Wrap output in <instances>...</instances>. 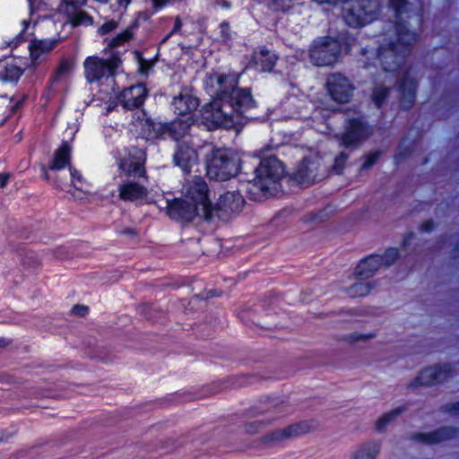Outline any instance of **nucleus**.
Returning <instances> with one entry per match:
<instances>
[{
  "instance_id": "obj_1",
  "label": "nucleus",
  "mask_w": 459,
  "mask_h": 459,
  "mask_svg": "<svg viewBox=\"0 0 459 459\" xmlns=\"http://www.w3.org/2000/svg\"><path fill=\"white\" fill-rule=\"evenodd\" d=\"M396 20L390 25L393 30H388L389 41L380 47L378 58L383 69L394 74V82L401 92V106L409 108L415 100L416 82L409 75L406 65V56L417 40V35L409 30L405 24L404 15L415 12L411 3L406 0H390Z\"/></svg>"
},
{
  "instance_id": "obj_2",
  "label": "nucleus",
  "mask_w": 459,
  "mask_h": 459,
  "mask_svg": "<svg viewBox=\"0 0 459 459\" xmlns=\"http://www.w3.org/2000/svg\"><path fill=\"white\" fill-rule=\"evenodd\" d=\"M245 205V200L239 188L229 191L220 198L218 209H214L207 195V185L198 177H195L184 186V198L175 199L168 204V214L175 220L186 221L195 217L211 220L214 212H239Z\"/></svg>"
},
{
  "instance_id": "obj_3",
  "label": "nucleus",
  "mask_w": 459,
  "mask_h": 459,
  "mask_svg": "<svg viewBox=\"0 0 459 459\" xmlns=\"http://www.w3.org/2000/svg\"><path fill=\"white\" fill-rule=\"evenodd\" d=\"M254 101L249 91L233 88L222 90L219 96L205 105L202 116L207 126L232 128L241 124Z\"/></svg>"
},
{
  "instance_id": "obj_4",
  "label": "nucleus",
  "mask_w": 459,
  "mask_h": 459,
  "mask_svg": "<svg viewBox=\"0 0 459 459\" xmlns=\"http://www.w3.org/2000/svg\"><path fill=\"white\" fill-rule=\"evenodd\" d=\"M287 176L283 163L276 157L263 159L255 170V178L242 184V189L255 201L276 195Z\"/></svg>"
},
{
  "instance_id": "obj_5",
  "label": "nucleus",
  "mask_w": 459,
  "mask_h": 459,
  "mask_svg": "<svg viewBox=\"0 0 459 459\" xmlns=\"http://www.w3.org/2000/svg\"><path fill=\"white\" fill-rule=\"evenodd\" d=\"M240 156L230 149H218L207 161V176L216 181H225L237 176L240 170Z\"/></svg>"
},
{
  "instance_id": "obj_6",
  "label": "nucleus",
  "mask_w": 459,
  "mask_h": 459,
  "mask_svg": "<svg viewBox=\"0 0 459 459\" xmlns=\"http://www.w3.org/2000/svg\"><path fill=\"white\" fill-rule=\"evenodd\" d=\"M380 11L379 0H343L342 17L351 27H362L374 21Z\"/></svg>"
},
{
  "instance_id": "obj_7",
  "label": "nucleus",
  "mask_w": 459,
  "mask_h": 459,
  "mask_svg": "<svg viewBox=\"0 0 459 459\" xmlns=\"http://www.w3.org/2000/svg\"><path fill=\"white\" fill-rule=\"evenodd\" d=\"M316 429L317 423L316 420H299L284 428L276 429L264 434L261 437L260 440L264 445L280 444L289 439L313 433Z\"/></svg>"
},
{
  "instance_id": "obj_8",
  "label": "nucleus",
  "mask_w": 459,
  "mask_h": 459,
  "mask_svg": "<svg viewBox=\"0 0 459 459\" xmlns=\"http://www.w3.org/2000/svg\"><path fill=\"white\" fill-rule=\"evenodd\" d=\"M341 55V44L333 38L317 40L310 49V58L317 66H327L336 63Z\"/></svg>"
},
{
  "instance_id": "obj_9",
  "label": "nucleus",
  "mask_w": 459,
  "mask_h": 459,
  "mask_svg": "<svg viewBox=\"0 0 459 459\" xmlns=\"http://www.w3.org/2000/svg\"><path fill=\"white\" fill-rule=\"evenodd\" d=\"M455 370L450 364H436L422 369L409 384L408 388L439 385L452 377Z\"/></svg>"
},
{
  "instance_id": "obj_10",
  "label": "nucleus",
  "mask_w": 459,
  "mask_h": 459,
  "mask_svg": "<svg viewBox=\"0 0 459 459\" xmlns=\"http://www.w3.org/2000/svg\"><path fill=\"white\" fill-rule=\"evenodd\" d=\"M320 160L317 157L303 159L289 175L290 180L301 186H308L322 180L325 175L319 172Z\"/></svg>"
},
{
  "instance_id": "obj_11",
  "label": "nucleus",
  "mask_w": 459,
  "mask_h": 459,
  "mask_svg": "<svg viewBox=\"0 0 459 459\" xmlns=\"http://www.w3.org/2000/svg\"><path fill=\"white\" fill-rule=\"evenodd\" d=\"M373 129L361 118L351 119L345 128V132L336 138L341 140L342 145L350 149L358 148L369 138Z\"/></svg>"
},
{
  "instance_id": "obj_12",
  "label": "nucleus",
  "mask_w": 459,
  "mask_h": 459,
  "mask_svg": "<svg viewBox=\"0 0 459 459\" xmlns=\"http://www.w3.org/2000/svg\"><path fill=\"white\" fill-rule=\"evenodd\" d=\"M459 436V429L446 426L430 432L411 433L409 439L422 445H435Z\"/></svg>"
},
{
  "instance_id": "obj_13",
  "label": "nucleus",
  "mask_w": 459,
  "mask_h": 459,
  "mask_svg": "<svg viewBox=\"0 0 459 459\" xmlns=\"http://www.w3.org/2000/svg\"><path fill=\"white\" fill-rule=\"evenodd\" d=\"M119 64L120 59L117 56H113L108 61L98 57H88L84 62L86 77L90 82L99 80L107 71L113 73Z\"/></svg>"
},
{
  "instance_id": "obj_14",
  "label": "nucleus",
  "mask_w": 459,
  "mask_h": 459,
  "mask_svg": "<svg viewBox=\"0 0 459 459\" xmlns=\"http://www.w3.org/2000/svg\"><path fill=\"white\" fill-rule=\"evenodd\" d=\"M327 87L333 100L338 102H348L354 90L349 80L340 74H333L328 77Z\"/></svg>"
},
{
  "instance_id": "obj_15",
  "label": "nucleus",
  "mask_w": 459,
  "mask_h": 459,
  "mask_svg": "<svg viewBox=\"0 0 459 459\" xmlns=\"http://www.w3.org/2000/svg\"><path fill=\"white\" fill-rule=\"evenodd\" d=\"M192 123V116H188L185 119L178 117L169 124L160 125L157 133L160 135L168 134L173 139L178 140L186 134Z\"/></svg>"
},
{
  "instance_id": "obj_16",
  "label": "nucleus",
  "mask_w": 459,
  "mask_h": 459,
  "mask_svg": "<svg viewBox=\"0 0 459 459\" xmlns=\"http://www.w3.org/2000/svg\"><path fill=\"white\" fill-rule=\"evenodd\" d=\"M147 90L142 84L126 89L120 95L124 108L133 109L140 107L145 99Z\"/></svg>"
},
{
  "instance_id": "obj_17",
  "label": "nucleus",
  "mask_w": 459,
  "mask_h": 459,
  "mask_svg": "<svg viewBox=\"0 0 459 459\" xmlns=\"http://www.w3.org/2000/svg\"><path fill=\"white\" fill-rule=\"evenodd\" d=\"M381 267L380 255H374L361 260L354 270L356 279L368 280Z\"/></svg>"
},
{
  "instance_id": "obj_18",
  "label": "nucleus",
  "mask_w": 459,
  "mask_h": 459,
  "mask_svg": "<svg viewBox=\"0 0 459 459\" xmlns=\"http://www.w3.org/2000/svg\"><path fill=\"white\" fill-rule=\"evenodd\" d=\"M175 162L185 171H190L191 167L195 163L197 155L194 149L182 143L178 146L175 156Z\"/></svg>"
},
{
  "instance_id": "obj_19",
  "label": "nucleus",
  "mask_w": 459,
  "mask_h": 459,
  "mask_svg": "<svg viewBox=\"0 0 459 459\" xmlns=\"http://www.w3.org/2000/svg\"><path fill=\"white\" fill-rule=\"evenodd\" d=\"M173 105L178 116H180L179 118L185 119L188 116H191V112L196 109L199 103L197 99L190 95L179 94L174 99Z\"/></svg>"
},
{
  "instance_id": "obj_20",
  "label": "nucleus",
  "mask_w": 459,
  "mask_h": 459,
  "mask_svg": "<svg viewBox=\"0 0 459 459\" xmlns=\"http://www.w3.org/2000/svg\"><path fill=\"white\" fill-rule=\"evenodd\" d=\"M146 195V188L133 181H128L123 184L119 188V196L125 201H134L136 199L143 198Z\"/></svg>"
},
{
  "instance_id": "obj_21",
  "label": "nucleus",
  "mask_w": 459,
  "mask_h": 459,
  "mask_svg": "<svg viewBox=\"0 0 459 459\" xmlns=\"http://www.w3.org/2000/svg\"><path fill=\"white\" fill-rule=\"evenodd\" d=\"M381 450V443L369 440L360 444L352 455V459H377Z\"/></svg>"
},
{
  "instance_id": "obj_22",
  "label": "nucleus",
  "mask_w": 459,
  "mask_h": 459,
  "mask_svg": "<svg viewBox=\"0 0 459 459\" xmlns=\"http://www.w3.org/2000/svg\"><path fill=\"white\" fill-rule=\"evenodd\" d=\"M407 411L406 406H399L382 414L375 421V429L378 433H384L386 430L388 425L394 423L398 417Z\"/></svg>"
},
{
  "instance_id": "obj_23",
  "label": "nucleus",
  "mask_w": 459,
  "mask_h": 459,
  "mask_svg": "<svg viewBox=\"0 0 459 459\" xmlns=\"http://www.w3.org/2000/svg\"><path fill=\"white\" fill-rule=\"evenodd\" d=\"M372 288L373 284L367 280L356 279V281L347 288V292L353 298L363 297L368 295Z\"/></svg>"
},
{
  "instance_id": "obj_24",
  "label": "nucleus",
  "mask_w": 459,
  "mask_h": 459,
  "mask_svg": "<svg viewBox=\"0 0 459 459\" xmlns=\"http://www.w3.org/2000/svg\"><path fill=\"white\" fill-rule=\"evenodd\" d=\"M391 91V88L383 83H376L372 89L370 100L376 107L380 108L387 99Z\"/></svg>"
},
{
  "instance_id": "obj_25",
  "label": "nucleus",
  "mask_w": 459,
  "mask_h": 459,
  "mask_svg": "<svg viewBox=\"0 0 459 459\" xmlns=\"http://www.w3.org/2000/svg\"><path fill=\"white\" fill-rule=\"evenodd\" d=\"M70 147L65 143L56 152L51 169H62L69 162Z\"/></svg>"
},
{
  "instance_id": "obj_26",
  "label": "nucleus",
  "mask_w": 459,
  "mask_h": 459,
  "mask_svg": "<svg viewBox=\"0 0 459 459\" xmlns=\"http://www.w3.org/2000/svg\"><path fill=\"white\" fill-rule=\"evenodd\" d=\"M253 61L255 64L260 62L264 71H271L275 64L276 56L275 55L271 54L268 50L262 49L258 55H254Z\"/></svg>"
},
{
  "instance_id": "obj_27",
  "label": "nucleus",
  "mask_w": 459,
  "mask_h": 459,
  "mask_svg": "<svg viewBox=\"0 0 459 459\" xmlns=\"http://www.w3.org/2000/svg\"><path fill=\"white\" fill-rule=\"evenodd\" d=\"M142 162L140 160H134L133 158L124 159L120 163V169L128 175L133 173L142 174Z\"/></svg>"
},
{
  "instance_id": "obj_28",
  "label": "nucleus",
  "mask_w": 459,
  "mask_h": 459,
  "mask_svg": "<svg viewBox=\"0 0 459 459\" xmlns=\"http://www.w3.org/2000/svg\"><path fill=\"white\" fill-rule=\"evenodd\" d=\"M377 337V333L374 332L368 333H352L351 334L346 335L343 338V341L348 342L349 344H355L357 342H368L371 340Z\"/></svg>"
},
{
  "instance_id": "obj_29",
  "label": "nucleus",
  "mask_w": 459,
  "mask_h": 459,
  "mask_svg": "<svg viewBox=\"0 0 459 459\" xmlns=\"http://www.w3.org/2000/svg\"><path fill=\"white\" fill-rule=\"evenodd\" d=\"M381 256V266L385 265L386 267L391 266L395 263L396 260L400 257V252L397 248L390 247L385 250V252L380 255Z\"/></svg>"
},
{
  "instance_id": "obj_30",
  "label": "nucleus",
  "mask_w": 459,
  "mask_h": 459,
  "mask_svg": "<svg viewBox=\"0 0 459 459\" xmlns=\"http://www.w3.org/2000/svg\"><path fill=\"white\" fill-rule=\"evenodd\" d=\"M52 46H48L43 41H34L30 47V56L33 61H36L41 53L48 52Z\"/></svg>"
},
{
  "instance_id": "obj_31",
  "label": "nucleus",
  "mask_w": 459,
  "mask_h": 459,
  "mask_svg": "<svg viewBox=\"0 0 459 459\" xmlns=\"http://www.w3.org/2000/svg\"><path fill=\"white\" fill-rule=\"evenodd\" d=\"M22 74V71L14 66H4L3 71H0V78L4 81L17 80Z\"/></svg>"
},
{
  "instance_id": "obj_32",
  "label": "nucleus",
  "mask_w": 459,
  "mask_h": 459,
  "mask_svg": "<svg viewBox=\"0 0 459 459\" xmlns=\"http://www.w3.org/2000/svg\"><path fill=\"white\" fill-rule=\"evenodd\" d=\"M348 153L342 152L334 160L331 170L336 175H341L344 169L346 160L348 159Z\"/></svg>"
},
{
  "instance_id": "obj_33",
  "label": "nucleus",
  "mask_w": 459,
  "mask_h": 459,
  "mask_svg": "<svg viewBox=\"0 0 459 459\" xmlns=\"http://www.w3.org/2000/svg\"><path fill=\"white\" fill-rule=\"evenodd\" d=\"M381 155L382 152L380 151L369 152L368 155L365 156V160L361 166V169H369L373 165L377 163Z\"/></svg>"
},
{
  "instance_id": "obj_34",
  "label": "nucleus",
  "mask_w": 459,
  "mask_h": 459,
  "mask_svg": "<svg viewBox=\"0 0 459 459\" xmlns=\"http://www.w3.org/2000/svg\"><path fill=\"white\" fill-rule=\"evenodd\" d=\"M72 64L68 61L65 60L61 63L57 71L56 72L53 80L56 81L60 76H64L68 74L72 70Z\"/></svg>"
},
{
  "instance_id": "obj_35",
  "label": "nucleus",
  "mask_w": 459,
  "mask_h": 459,
  "mask_svg": "<svg viewBox=\"0 0 459 459\" xmlns=\"http://www.w3.org/2000/svg\"><path fill=\"white\" fill-rule=\"evenodd\" d=\"M287 409V403L283 400H276L271 403L267 411L282 412Z\"/></svg>"
},
{
  "instance_id": "obj_36",
  "label": "nucleus",
  "mask_w": 459,
  "mask_h": 459,
  "mask_svg": "<svg viewBox=\"0 0 459 459\" xmlns=\"http://www.w3.org/2000/svg\"><path fill=\"white\" fill-rule=\"evenodd\" d=\"M264 426L263 421H252L245 425V429L248 434H255Z\"/></svg>"
},
{
  "instance_id": "obj_37",
  "label": "nucleus",
  "mask_w": 459,
  "mask_h": 459,
  "mask_svg": "<svg viewBox=\"0 0 459 459\" xmlns=\"http://www.w3.org/2000/svg\"><path fill=\"white\" fill-rule=\"evenodd\" d=\"M132 34L129 30L125 31L124 33L119 34L117 36L112 42L110 43V47L114 48L117 45L121 44L122 42H125L131 38Z\"/></svg>"
},
{
  "instance_id": "obj_38",
  "label": "nucleus",
  "mask_w": 459,
  "mask_h": 459,
  "mask_svg": "<svg viewBox=\"0 0 459 459\" xmlns=\"http://www.w3.org/2000/svg\"><path fill=\"white\" fill-rule=\"evenodd\" d=\"M90 19V17L87 15L86 13L80 11L74 13V15L72 17V22L74 26L80 25L84 22V21Z\"/></svg>"
},
{
  "instance_id": "obj_39",
  "label": "nucleus",
  "mask_w": 459,
  "mask_h": 459,
  "mask_svg": "<svg viewBox=\"0 0 459 459\" xmlns=\"http://www.w3.org/2000/svg\"><path fill=\"white\" fill-rule=\"evenodd\" d=\"M88 311V307L80 304L74 306L72 308V313L78 316H84Z\"/></svg>"
},
{
  "instance_id": "obj_40",
  "label": "nucleus",
  "mask_w": 459,
  "mask_h": 459,
  "mask_svg": "<svg viewBox=\"0 0 459 459\" xmlns=\"http://www.w3.org/2000/svg\"><path fill=\"white\" fill-rule=\"evenodd\" d=\"M420 229L422 232H430L434 229V221L427 220L420 225Z\"/></svg>"
},
{
  "instance_id": "obj_41",
  "label": "nucleus",
  "mask_w": 459,
  "mask_h": 459,
  "mask_svg": "<svg viewBox=\"0 0 459 459\" xmlns=\"http://www.w3.org/2000/svg\"><path fill=\"white\" fill-rule=\"evenodd\" d=\"M116 27H117V22L110 21V22L105 23L104 25H102V27L100 28V30L103 34H105V33H108V32L113 30Z\"/></svg>"
},
{
  "instance_id": "obj_42",
  "label": "nucleus",
  "mask_w": 459,
  "mask_h": 459,
  "mask_svg": "<svg viewBox=\"0 0 459 459\" xmlns=\"http://www.w3.org/2000/svg\"><path fill=\"white\" fill-rule=\"evenodd\" d=\"M446 411L454 415H459V403L447 404L446 406Z\"/></svg>"
},
{
  "instance_id": "obj_43",
  "label": "nucleus",
  "mask_w": 459,
  "mask_h": 459,
  "mask_svg": "<svg viewBox=\"0 0 459 459\" xmlns=\"http://www.w3.org/2000/svg\"><path fill=\"white\" fill-rule=\"evenodd\" d=\"M181 26L182 22L180 19L178 17L175 22L173 31L165 38V40L168 39L173 32L178 31L181 29Z\"/></svg>"
},
{
  "instance_id": "obj_44",
  "label": "nucleus",
  "mask_w": 459,
  "mask_h": 459,
  "mask_svg": "<svg viewBox=\"0 0 459 459\" xmlns=\"http://www.w3.org/2000/svg\"><path fill=\"white\" fill-rule=\"evenodd\" d=\"M414 238V233L413 232H410L403 239V243H402V246L403 247H406L407 246H409L410 244V240Z\"/></svg>"
},
{
  "instance_id": "obj_45",
  "label": "nucleus",
  "mask_w": 459,
  "mask_h": 459,
  "mask_svg": "<svg viewBox=\"0 0 459 459\" xmlns=\"http://www.w3.org/2000/svg\"><path fill=\"white\" fill-rule=\"evenodd\" d=\"M9 178V174H0V187H4Z\"/></svg>"
},
{
  "instance_id": "obj_46",
  "label": "nucleus",
  "mask_w": 459,
  "mask_h": 459,
  "mask_svg": "<svg viewBox=\"0 0 459 459\" xmlns=\"http://www.w3.org/2000/svg\"><path fill=\"white\" fill-rule=\"evenodd\" d=\"M154 6L157 8L162 7L169 0H152Z\"/></svg>"
},
{
  "instance_id": "obj_47",
  "label": "nucleus",
  "mask_w": 459,
  "mask_h": 459,
  "mask_svg": "<svg viewBox=\"0 0 459 459\" xmlns=\"http://www.w3.org/2000/svg\"><path fill=\"white\" fill-rule=\"evenodd\" d=\"M10 344V342L4 338H0V349H4Z\"/></svg>"
},
{
  "instance_id": "obj_48",
  "label": "nucleus",
  "mask_w": 459,
  "mask_h": 459,
  "mask_svg": "<svg viewBox=\"0 0 459 459\" xmlns=\"http://www.w3.org/2000/svg\"><path fill=\"white\" fill-rule=\"evenodd\" d=\"M214 296H220V293H218L216 290H210L207 293L206 299L211 298V297H214Z\"/></svg>"
},
{
  "instance_id": "obj_49",
  "label": "nucleus",
  "mask_w": 459,
  "mask_h": 459,
  "mask_svg": "<svg viewBox=\"0 0 459 459\" xmlns=\"http://www.w3.org/2000/svg\"><path fill=\"white\" fill-rule=\"evenodd\" d=\"M29 1H30L31 11H33L36 8V4H37L38 0H29Z\"/></svg>"
},
{
  "instance_id": "obj_50",
  "label": "nucleus",
  "mask_w": 459,
  "mask_h": 459,
  "mask_svg": "<svg viewBox=\"0 0 459 459\" xmlns=\"http://www.w3.org/2000/svg\"><path fill=\"white\" fill-rule=\"evenodd\" d=\"M23 100H24V98L22 100H20L15 106H13V111L16 110L18 108V107L22 104Z\"/></svg>"
},
{
  "instance_id": "obj_51",
  "label": "nucleus",
  "mask_w": 459,
  "mask_h": 459,
  "mask_svg": "<svg viewBox=\"0 0 459 459\" xmlns=\"http://www.w3.org/2000/svg\"><path fill=\"white\" fill-rule=\"evenodd\" d=\"M147 308H148V306H147V305H145V304L142 305V306H141L142 313H143V314H146V312H147Z\"/></svg>"
},
{
  "instance_id": "obj_52",
  "label": "nucleus",
  "mask_w": 459,
  "mask_h": 459,
  "mask_svg": "<svg viewBox=\"0 0 459 459\" xmlns=\"http://www.w3.org/2000/svg\"><path fill=\"white\" fill-rule=\"evenodd\" d=\"M225 79H226V77H225V76H222V75L219 76V78H218V82H219V83H220V84H222V82H223V81H224Z\"/></svg>"
},
{
  "instance_id": "obj_53",
  "label": "nucleus",
  "mask_w": 459,
  "mask_h": 459,
  "mask_svg": "<svg viewBox=\"0 0 459 459\" xmlns=\"http://www.w3.org/2000/svg\"><path fill=\"white\" fill-rule=\"evenodd\" d=\"M456 252H457V255L459 256V244H458V247L456 248Z\"/></svg>"
}]
</instances>
